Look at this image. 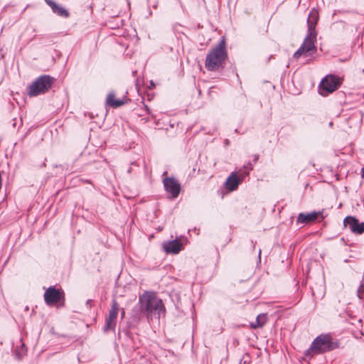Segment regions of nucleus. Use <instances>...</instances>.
<instances>
[{
	"label": "nucleus",
	"instance_id": "5",
	"mask_svg": "<svg viewBox=\"0 0 364 364\" xmlns=\"http://www.w3.org/2000/svg\"><path fill=\"white\" fill-rule=\"evenodd\" d=\"M55 79L50 75H44L38 77L28 87L29 97H36L47 92L52 87Z\"/></svg>",
	"mask_w": 364,
	"mask_h": 364
},
{
	"label": "nucleus",
	"instance_id": "13",
	"mask_svg": "<svg viewBox=\"0 0 364 364\" xmlns=\"http://www.w3.org/2000/svg\"><path fill=\"white\" fill-rule=\"evenodd\" d=\"M47 4L51 8L52 11L59 16L68 18L70 16L69 12L63 7L57 4L53 0H45Z\"/></svg>",
	"mask_w": 364,
	"mask_h": 364
},
{
	"label": "nucleus",
	"instance_id": "16",
	"mask_svg": "<svg viewBox=\"0 0 364 364\" xmlns=\"http://www.w3.org/2000/svg\"><path fill=\"white\" fill-rule=\"evenodd\" d=\"M267 314H260L257 316L256 321L250 323V326L254 329L261 328L267 323Z\"/></svg>",
	"mask_w": 364,
	"mask_h": 364
},
{
	"label": "nucleus",
	"instance_id": "9",
	"mask_svg": "<svg viewBox=\"0 0 364 364\" xmlns=\"http://www.w3.org/2000/svg\"><path fill=\"white\" fill-rule=\"evenodd\" d=\"M343 225L348 227L353 233L361 235L364 233V222L359 223L354 216H347L343 220Z\"/></svg>",
	"mask_w": 364,
	"mask_h": 364
},
{
	"label": "nucleus",
	"instance_id": "11",
	"mask_svg": "<svg viewBox=\"0 0 364 364\" xmlns=\"http://www.w3.org/2000/svg\"><path fill=\"white\" fill-rule=\"evenodd\" d=\"M322 213H323L322 211H318V212L314 211V212H311V213H309L307 214L301 213L299 214V215L297 217L296 223H297V224H299V223L307 224V223H309L316 220L320 215H321V220H323L325 217L322 215Z\"/></svg>",
	"mask_w": 364,
	"mask_h": 364
},
{
	"label": "nucleus",
	"instance_id": "10",
	"mask_svg": "<svg viewBox=\"0 0 364 364\" xmlns=\"http://www.w3.org/2000/svg\"><path fill=\"white\" fill-rule=\"evenodd\" d=\"M166 192L171 194L172 198H177L181 191V184L173 177H166L163 180Z\"/></svg>",
	"mask_w": 364,
	"mask_h": 364
},
{
	"label": "nucleus",
	"instance_id": "2",
	"mask_svg": "<svg viewBox=\"0 0 364 364\" xmlns=\"http://www.w3.org/2000/svg\"><path fill=\"white\" fill-rule=\"evenodd\" d=\"M164 311L162 300L151 293H145L139 297V306L133 309L138 318L141 314L149 318L153 314L157 313L160 315L161 311Z\"/></svg>",
	"mask_w": 364,
	"mask_h": 364
},
{
	"label": "nucleus",
	"instance_id": "3",
	"mask_svg": "<svg viewBox=\"0 0 364 364\" xmlns=\"http://www.w3.org/2000/svg\"><path fill=\"white\" fill-rule=\"evenodd\" d=\"M227 58L226 43L224 38H223L218 44L207 54L205 62V68L209 71L218 70L220 68H223Z\"/></svg>",
	"mask_w": 364,
	"mask_h": 364
},
{
	"label": "nucleus",
	"instance_id": "12",
	"mask_svg": "<svg viewBox=\"0 0 364 364\" xmlns=\"http://www.w3.org/2000/svg\"><path fill=\"white\" fill-rule=\"evenodd\" d=\"M163 247L166 253L178 254L181 250L182 245L178 240H174L165 242Z\"/></svg>",
	"mask_w": 364,
	"mask_h": 364
},
{
	"label": "nucleus",
	"instance_id": "24",
	"mask_svg": "<svg viewBox=\"0 0 364 364\" xmlns=\"http://www.w3.org/2000/svg\"><path fill=\"white\" fill-rule=\"evenodd\" d=\"M145 108H146V110L148 112V113H149V109L146 105L145 106Z\"/></svg>",
	"mask_w": 364,
	"mask_h": 364
},
{
	"label": "nucleus",
	"instance_id": "8",
	"mask_svg": "<svg viewBox=\"0 0 364 364\" xmlns=\"http://www.w3.org/2000/svg\"><path fill=\"white\" fill-rule=\"evenodd\" d=\"M64 297L63 291L56 289L55 287H48L44 293V299L47 305L52 306Z\"/></svg>",
	"mask_w": 364,
	"mask_h": 364
},
{
	"label": "nucleus",
	"instance_id": "23",
	"mask_svg": "<svg viewBox=\"0 0 364 364\" xmlns=\"http://www.w3.org/2000/svg\"><path fill=\"white\" fill-rule=\"evenodd\" d=\"M258 158H259V156H258V155L255 156V161H257V159H258Z\"/></svg>",
	"mask_w": 364,
	"mask_h": 364
},
{
	"label": "nucleus",
	"instance_id": "4",
	"mask_svg": "<svg viewBox=\"0 0 364 364\" xmlns=\"http://www.w3.org/2000/svg\"><path fill=\"white\" fill-rule=\"evenodd\" d=\"M336 348V344L329 335H320L311 343V346L305 351L304 355L311 358L315 355L331 351Z\"/></svg>",
	"mask_w": 364,
	"mask_h": 364
},
{
	"label": "nucleus",
	"instance_id": "20",
	"mask_svg": "<svg viewBox=\"0 0 364 364\" xmlns=\"http://www.w3.org/2000/svg\"><path fill=\"white\" fill-rule=\"evenodd\" d=\"M91 303H92V300L91 299H88L86 302V305L87 306H90L91 305Z\"/></svg>",
	"mask_w": 364,
	"mask_h": 364
},
{
	"label": "nucleus",
	"instance_id": "22",
	"mask_svg": "<svg viewBox=\"0 0 364 364\" xmlns=\"http://www.w3.org/2000/svg\"><path fill=\"white\" fill-rule=\"evenodd\" d=\"M361 176L364 179V168L361 169Z\"/></svg>",
	"mask_w": 364,
	"mask_h": 364
},
{
	"label": "nucleus",
	"instance_id": "15",
	"mask_svg": "<svg viewBox=\"0 0 364 364\" xmlns=\"http://www.w3.org/2000/svg\"><path fill=\"white\" fill-rule=\"evenodd\" d=\"M125 102L124 100H116L115 94L114 92H110L107 96L106 105L112 107L117 108L124 105Z\"/></svg>",
	"mask_w": 364,
	"mask_h": 364
},
{
	"label": "nucleus",
	"instance_id": "21",
	"mask_svg": "<svg viewBox=\"0 0 364 364\" xmlns=\"http://www.w3.org/2000/svg\"><path fill=\"white\" fill-rule=\"evenodd\" d=\"M124 314H125V311H124V310L122 309V312H121V316H122V318H124Z\"/></svg>",
	"mask_w": 364,
	"mask_h": 364
},
{
	"label": "nucleus",
	"instance_id": "19",
	"mask_svg": "<svg viewBox=\"0 0 364 364\" xmlns=\"http://www.w3.org/2000/svg\"><path fill=\"white\" fill-rule=\"evenodd\" d=\"M245 168L248 169V170H252V166L250 163H248V164L245 166Z\"/></svg>",
	"mask_w": 364,
	"mask_h": 364
},
{
	"label": "nucleus",
	"instance_id": "1",
	"mask_svg": "<svg viewBox=\"0 0 364 364\" xmlns=\"http://www.w3.org/2000/svg\"><path fill=\"white\" fill-rule=\"evenodd\" d=\"M318 11L313 9L307 19L308 33L304 41L299 48L294 53L293 58L299 59L300 57L309 58L311 57L317 51L315 46L316 42L317 33L316 31V26L318 21Z\"/></svg>",
	"mask_w": 364,
	"mask_h": 364
},
{
	"label": "nucleus",
	"instance_id": "18",
	"mask_svg": "<svg viewBox=\"0 0 364 364\" xmlns=\"http://www.w3.org/2000/svg\"><path fill=\"white\" fill-rule=\"evenodd\" d=\"M357 294L359 299H363L364 298V283L361 284L358 289Z\"/></svg>",
	"mask_w": 364,
	"mask_h": 364
},
{
	"label": "nucleus",
	"instance_id": "6",
	"mask_svg": "<svg viewBox=\"0 0 364 364\" xmlns=\"http://www.w3.org/2000/svg\"><path fill=\"white\" fill-rule=\"evenodd\" d=\"M341 85L339 79L333 75L325 77L319 85V93L326 95L337 90Z\"/></svg>",
	"mask_w": 364,
	"mask_h": 364
},
{
	"label": "nucleus",
	"instance_id": "7",
	"mask_svg": "<svg viewBox=\"0 0 364 364\" xmlns=\"http://www.w3.org/2000/svg\"><path fill=\"white\" fill-rule=\"evenodd\" d=\"M119 307L116 299L112 301L111 309L109 311V316L106 318L104 331H114L117 324V318Z\"/></svg>",
	"mask_w": 364,
	"mask_h": 364
},
{
	"label": "nucleus",
	"instance_id": "14",
	"mask_svg": "<svg viewBox=\"0 0 364 364\" xmlns=\"http://www.w3.org/2000/svg\"><path fill=\"white\" fill-rule=\"evenodd\" d=\"M242 180V178H239L238 176L232 172L225 181V188L230 191H233L237 188Z\"/></svg>",
	"mask_w": 364,
	"mask_h": 364
},
{
	"label": "nucleus",
	"instance_id": "17",
	"mask_svg": "<svg viewBox=\"0 0 364 364\" xmlns=\"http://www.w3.org/2000/svg\"><path fill=\"white\" fill-rule=\"evenodd\" d=\"M27 354V348L25 346L24 343H21V346H17L14 355L15 358L21 360Z\"/></svg>",
	"mask_w": 364,
	"mask_h": 364
}]
</instances>
